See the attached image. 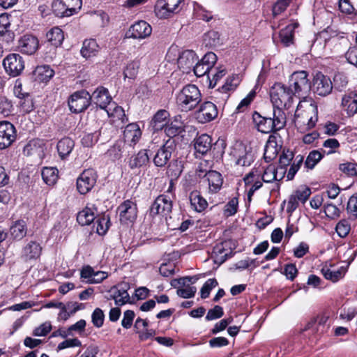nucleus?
Masks as SVG:
<instances>
[{
    "mask_svg": "<svg viewBox=\"0 0 357 357\" xmlns=\"http://www.w3.org/2000/svg\"><path fill=\"white\" fill-rule=\"evenodd\" d=\"M252 120L257 130L262 133L276 132L286 125V115L280 108L273 107L272 116H262L255 112Z\"/></svg>",
    "mask_w": 357,
    "mask_h": 357,
    "instance_id": "obj_1",
    "label": "nucleus"
},
{
    "mask_svg": "<svg viewBox=\"0 0 357 357\" xmlns=\"http://www.w3.org/2000/svg\"><path fill=\"white\" fill-rule=\"evenodd\" d=\"M201 101L202 93L195 84H186L176 95V104L183 112L194 110Z\"/></svg>",
    "mask_w": 357,
    "mask_h": 357,
    "instance_id": "obj_2",
    "label": "nucleus"
},
{
    "mask_svg": "<svg viewBox=\"0 0 357 357\" xmlns=\"http://www.w3.org/2000/svg\"><path fill=\"white\" fill-rule=\"evenodd\" d=\"M271 99L274 105L289 109L293 102L295 93L293 89L282 83H275L270 92Z\"/></svg>",
    "mask_w": 357,
    "mask_h": 357,
    "instance_id": "obj_3",
    "label": "nucleus"
},
{
    "mask_svg": "<svg viewBox=\"0 0 357 357\" xmlns=\"http://www.w3.org/2000/svg\"><path fill=\"white\" fill-rule=\"evenodd\" d=\"M307 76V73L302 70L294 72L289 78V86L293 87V92L298 98L305 97L311 90L312 84Z\"/></svg>",
    "mask_w": 357,
    "mask_h": 357,
    "instance_id": "obj_4",
    "label": "nucleus"
},
{
    "mask_svg": "<svg viewBox=\"0 0 357 357\" xmlns=\"http://www.w3.org/2000/svg\"><path fill=\"white\" fill-rule=\"evenodd\" d=\"M90 105V93L84 89L74 92L68 99L69 109L75 114L84 112Z\"/></svg>",
    "mask_w": 357,
    "mask_h": 357,
    "instance_id": "obj_5",
    "label": "nucleus"
},
{
    "mask_svg": "<svg viewBox=\"0 0 357 357\" xmlns=\"http://www.w3.org/2000/svg\"><path fill=\"white\" fill-rule=\"evenodd\" d=\"M173 208V201L167 195H160L156 197L149 208L150 215H158L167 216L171 214Z\"/></svg>",
    "mask_w": 357,
    "mask_h": 357,
    "instance_id": "obj_6",
    "label": "nucleus"
},
{
    "mask_svg": "<svg viewBox=\"0 0 357 357\" xmlns=\"http://www.w3.org/2000/svg\"><path fill=\"white\" fill-rule=\"evenodd\" d=\"M333 88V82L328 76L321 72L317 73L314 76L311 86L314 93L325 97L332 92Z\"/></svg>",
    "mask_w": 357,
    "mask_h": 357,
    "instance_id": "obj_7",
    "label": "nucleus"
},
{
    "mask_svg": "<svg viewBox=\"0 0 357 357\" xmlns=\"http://www.w3.org/2000/svg\"><path fill=\"white\" fill-rule=\"evenodd\" d=\"M6 72L12 77L21 74L24 68V61L19 54H9L3 61Z\"/></svg>",
    "mask_w": 357,
    "mask_h": 357,
    "instance_id": "obj_8",
    "label": "nucleus"
},
{
    "mask_svg": "<svg viewBox=\"0 0 357 357\" xmlns=\"http://www.w3.org/2000/svg\"><path fill=\"white\" fill-rule=\"evenodd\" d=\"M97 174L94 169H87L77 178V189L81 195H86L96 183Z\"/></svg>",
    "mask_w": 357,
    "mask_h": 357,
    "instance_id": "obj_9",
    "label": "nucleus"
},
{
    "mask_svg": "<svg viewBox=\"0 0 357 357\" xmlns=\"http://www.w3.org/2000/svg\"><path fill=\"white\" fill-rule=\"evenodd\" d=\"M218 114L216 105L211 101H205L200 104L199 109L195 112V117L200 123H206L214 120Z\"/></svg>",
    "mask_w": 357,
    "mask_h": 357,
    "instance_id": "obj_10",
    "label": "nucleus"
},
{
    "mask_svg": "<svg viewBox=\"0 0 357 357\" xmlns=\"http://www.w3.org/2000/svg\"><path fill=\"white\" fill-rule=\"evenodd\" d=\"M183 0H158L154 12L161 19L168 18L172 14L178 12V8Z\"/></svg>",
    "mask_w": 357,
    "mask_h": 357,
    "instance_id": "obj_11",
    "label": "nucleus"
},
{
    "mask_svg": "<svg viewBox=\"0 0 357 357\" xmlns=\"http://www.w3.org/2000/svg\"><path fill=\"white\" fill-rule=\"evenodd\" d=\"M117 211L121 224L128 225L135 221L137 217V207L136 203L128 199L121 203Z\"/></svg>",
    "mask_w": 357,
    "mask_h": 357,
    "instance_id": "obj_12",
    "label": "nucleus"
},
{
    "mask_svg": "<svg viewBox=\"0 0 357 357\" xmlns=\"http://www.w3.org/2000/svg\"><path fill=\"white\" fill-rule=\"evenodd\" d=\"M317 107H311L310 110H305L301 116H297L296 123L301 132H305L313 128L318 120Z\"/></svg>",
    "mask_w": 357,
    "mask_h": 357,
    "instance_id": "obj_13",
    "label": "nucleus"
},
{
    "mask_svg": "<svg viewBox=\"0 0 357 357\" xmlns=\"http://www.w3.org/2000/svg\"><path fill=\"white\" fill-rule=\"evenodd\" d=\"M17 134L15 126L7 121H0V149L10 146L16 139Z\"/></svg>",
    "mask_w": 357,
    "mask_h": 357,
    "instance_id": "obj_14",
    "label": "nucleus"
},
{
    "mask_svg": "<svg viewBox=\"0 0 357 357\" xmlns=\"http://www.w3.org/2000/svg\"><path fill=\"white\" fill-rule=\"evenodd\" d=\"M176 142L174 139H169L158 150L153 158V162L157 167H164L169 160L172 152L176 149Z\"/></svg>",
    "mask_w": 357,
    "mask_h": 357,
    "instance_id": "obj_15",
    "label": "nucleus"
},
{
    "mask_svg": "<svg viewBox=\"0 0 357 357\" xmlns=\"http://www.w3.org/2000/svg\"><path fill=\"white\" fill-rule=\"evenodd\" d=\"M230 155L234 158L236 165L243 167L250 166L254 160L251 151H247L246 147L242 144H236Z\"/></svg>",
    "mask_w": 357,
    "mask_h": 357,
    "instance_id": "obj_16",
    "label": "nucleus"
},
{
    "mask_svg": "<svg viewBox=\"0 0 357 357\" xmlns=\"http://www.w3.org/2000/svg\"><path fill=\"white\" fill-rule=\"evenodd\" d=\"M199 176H202V173H204V178L208 183V192L211 194L218 193L222 188L223 184V177L222 174L215 170L204 172L200 170Z\"/></svg>",
    "mask_w": 357,
    "mask_h": 357,
    "instance_id": "obj_17",
    "label": "nucleus"
},
{
    "mask_svg": "<svg viewBox=\"0 0 357 357\" xmlns=\"http://www.w3.org/2000/svg\"><path fill=\"white\" fill-rule=\"evenodd\" d=\"M43 248L36 241H30L22 248L20 258L24 261H29L38 259L42 253Z\"/></svg>",
    "mask_w": 357,
    "mask_h": 357,
    "instance_id": "obj_18",
    "label": "nucleus"
},
{
    "mask_svg": "<svg viewBox=\"0 0 357 357\" xmlns=\"http://www.w3.org/2000/svg\"><path fill=\"white\" fill-rule=\"evenodd\" d=\"M123 140L126 144L132 149L137 143L142 136V131L139 126L136 123H132L127 125L123 131Z\"/></svg>",
    "mask_w": 357,
    "mask_h": 357,
    "instance_id": "obj_19",
    "label": "nucleus"
},
{
    "mask_svg": "<svg viewBox=\"0 0 357 357\" xmlns=\"http://www.w3.org/2000/svg\"><path fill=\"white\" fill-rule=\"evenodd\" d=\"M91 104L93 102L97 107L105 109L112 101L107 89L103 86H98L93 93L90 95Z\"/></svg>",
    "mask_w": 357,
    "mask_h": 357,
    "instance_id": "obj_20",
    "label": "nucleus"
},
{
    "mask_svg": "<svg viewBox=\"0 0 357 357\" xmlns=\"http://www.w3.org/2000/svg\"><path fill=\"white\" fill-rule=\"evenodd\" d=\"M197 59V54L194 51L186 50L180 54L177 59V63L183 72L188 73L195 66L194 64Z\"/></svg>",
    "mask_w": 357,
    "mask_h": 357,
    "instance_id": "obj_21",
    "label": "nucleus"
},
{
    "mask_svg": "<svg viewBox=\"0 0 357 357\" xmlns=\"http://www.w3.org/2000/svg\"><path fill=\"white\" fill-rule=\"evenodd\" d=\"M152 32V27L145 21H139L132 25L128 32L129 38L142 39L149 36Z\"/></svg>",
    "mask_w": 357,
    "mask_h": 357,
    "instance_id": "obj_22",
    "label": "nucleus"
},
{
    "mask_svg": "<svg viewBox=\"0 0 357 357\" xmlns=\"http://www.w3.org/2000/svg\"><path fill=\"white\" fill-rule=\"evenodd\" d=\"M196 158L206 155L212 148V139L207 134L197 136L193 141Z\"/></svg>",
    "mask_w": 357,
    "mask_h": 357,
    "instance_id": "obj_23",
    "label": "nucleus"
},
{
    "mask_svg": "<svg viewBox=\"0 0 357 357\" xmlns=\"http://www.w3.org/2000/svg\"><path fill=\"white\" fill-rule=\"evenodd\" d=\"M38 40L34 36L24 35L19 40L18 47L22 53L33 54L38 49Z\"/></svg>",
    "mask_w": 357,
    "mask_h": 357,
    "instance_id": "obj_24",
    "label": "nucleus"
},
{
    "mask_svg": "<svg viewBox=\"0 0 357 357\" xmlns=\"http://www.w3.org/2000/svg\"><path fill=\"white\" fill-rule=\"evenodd\" d=\"M328 319V317L325 315L314 317L305 325L303 331H311L312 333L321 334L326 331V324Z\"/></svg>",
    "mask_w": 357,
    "mask_h": 357,
    "instance_id": "obj_25",
    "label": "nucleus"
},
{
    "mask_svg": "<svg viewBox=\"0 0 357 357\" xmlns=\"http://www.w3.org/2000/svg\"><path fill=\"white\" fill-rule=\"evenodd\" d=\"M169 117V113L165 109H159L150 121L149 128L153 132L162 130L167 125V121Z\"/></svg>",
    "mask_w": 357,
    "mask_h": 357,
    "instance_id": "obj_26",
    "label": "nucleus"
},
{
    "mask_svg": "<svg viewBox=\"0 0 357 357\" xmlns=\"http://www.w3.org/2000/svg\"><path fill=\"white\" fill-rule=\"evenodd\" d=\"M9 234L14 241H21L27 234V225L24 220H17L10 227Z\"/></svg>",
    "mask_w": 357,
    "mask_h": 357,
    "instance_id": "obj_27",
    "label": "nucleus"
},
{
    "mask_svg": "<svg viewBox=\"0 0 357 357\" xmlns=\"http://www.w3.org/2000/svg\"><path fill=\"white\" fill-rule=\"evenodd\" d=\"M149 149L140 150L137 154L132 155L129 160V167L130 169L139 168L145 166L149 163L150 157Z\"/></svg>",
    "mask_w": 357,
    "mask_h": 357,
    "instance_id": "obj_28",
    "label": "nucleus"
},
{
    "mask_svg": "<svg viewBox=\"0 0 357 357\" xmlns=\"http://www.w3.org/2000/svg\"><path fill=\"white\" fill-rule=\"evenodd\" d=\"M191 207L198 213L203 212L208 206L207 201L197 190L192 191L189 195Z\"/></svg>",
    "mask_w": 357,
    "mask_h": 357,
    "instance_id": "obj_29",
    "label": "nucleus"
},
{
    "mask_svg": "<svg viewBox=\"0 0 357 357\" xmlns=\"http://www.w3.org/2000/svg\"><path fill=\"white\" fill-rule=\"evenodd\" d=\"M109 292L115 294V305L122 306L126 303H132L128 291L125 288H119L117 286H113L109 290Z\"/></svg>",
    "mask_w": 357,
    "mask_h": 357,
    "instance_id": "obj_30",
    "label": "nucleus"
},
{
    "mask_svg": "<svg viewBox=\"0 0 357 357\" xmlns=\"http://www.w3.org/2000/svg\"><path fill=\"white\" fill-rule=\"evenodd\" d=\"M99 45L95 39L85 40L83 42L81 49V54L86 59H89L96 56L99 51Z\"/></svg>",
    "mask_w": 357,
    "mask_h": 357,
    "instance_id": "obj_31",
    "label": "nucleus"
},
{
    "mask_svg": "<svg viewBox=\"0 0 357 357\" xmlns=\"http://www.w3.org/2000/svg\"><path fill=\"white\" fill-rule=\"evenodd\" d=\"M130 148L122 140L116 141L107 151V154L114 160L120 159L124 153H130Z\"/></svg>",
    "mask_w": 357,
    "mask_h": 357,
    "instance_id": "obj_32",
    "label": "nucleus"
},
{
    "mask_svg": "<svg viewBox=\"0 0 357 357\" xmlns=\"http://www.w3.org/2000/svg\"><path fill=\"white\" fill-rule=\"evenodd\" d=\"M342 106L346 108L349 116H353L357 113V93H349L345 95L342 100Z\"/></svg>",
    "mask_w": 357,
    "mask_h": 357,
    "instance_id": "obj_33",
    "label": "nucleus"
},
{
    "mask_svg": "<svg viewBox=\"0 0 357 357\" xmlns=\"http://www.w3.org/2000/svg\"><path fill=\"white\" fill-rule=\"evenodd\" d=\"M296 26V24H290L280 30L279 36L280 41L284 46L289 47L293 44L294 29Z\"/></svg>",
    "mask_w": 357,
    "mask_h": 357,
    "instance_id": "obj_34",
    "label": "nucleus"
},
{
    "mask_svg": "<svg viewBox=\"0 0 357 357\" xmlns=\"http://www.w3.org/2000/svg\"><path fill=\"white\" fill-rule=\"evenodd\" d=\"M277 153L276 138L273 135H270L264 149V158L265 161L271 162L276 157Z\"/></svg>",
    "mask_w": 357,
    "mask_h": 357,
    "instance_id": "obj_35",
    "label": "nucleus"
},
{
    "mask_svg": "<svg viewBox=\"0 0 357 357\" xmlns=\"http://www.w3.org/2000/svg\"><path fill=\"white\" fill-rule=\"evenodd\" d=\"M74 146V141L70 137H63L60 139L56 146L59 156L64 159L71 153Z\"/></svg>",
    "mask_w": 357,
    "mask_h": 357,
    "instance_id": "obj_36",
    "label": "nucleus"
},
{
    "mask_svg": "<svg viewBox=\"0 0 357 357\" xmlns=\"http://www.w3.org/2000/svg\"><path fill=\"white\" fill-rule=\"evenodd\" d=\"M33 75L38 82H46L54 76V71L49 66H39L33 71Z\"/></svg>",
    "mask_w": 357,
    "mask_h": 357,
    "instance_id": "obj_37",
    "label": "nucleus"
},
{
    "mask_svg": "<svg viewBox=\"0 0 357 357\" xmlns=\"http://www.w3.org/2000/svg\"><path fill=\"white\" fill-rule=\"evenodd\" d=\"M46 37L48 42L56 47L60 46L64 40L63 31L57 26L52 28L47 33Z\"/></svg>",
    "mask_w": 357,
    "mask_h": 357,
    "instance_id": "obj_38",
    "label": "nucleus"
},
{
    "mask_svg": "<svg viewBox=\"0 0 357 357\" xmlns=\"http://www.w3.org/2000/svg\"><path fill=\"white\" fill-rule=\"evenodd\" d=\"M95 220L96 217L93 212L88 206L79 211L77 215V221L82 226L89 225Z\"/></svg>",
    "mask_w": 357,
    "mask_h": 357,
    "instance_id": "obj_39",
    "label": "nucleus"
},
{
    "mask_svg": "<svg viewBox=\"0 0 357 357\" xmlns=\"http://www.w3.org/2000/svg\"><path fill=\"white\" fill-rule=\"evenodd\" d=\"M44 182L48 185L56 183L58 179V169L55 167H44L41 172Z\"/></svg>",
    "mask_w": 357,
    "mask_h": 357,
    "instance_id": "obj_40",
    "label": "nucleus"
},
{
    "mask_svg": "<svg viewBox=\"0 0 357 357\" xmlns=\"http://www.w3.org/2000/svg\"><path fill=\"white\" fill-rule=\"evenodd\" d=\"M64 0H54L52 4V9L54 15L59 17H70L68 9L64 3Z\"/></svg>",
    "mask_w": 357,
    "mask_h": 357,
    "instance_id": "obj_41",
    "label": "nucleus"
},
{
    "mask_svg": "<svg viewBox=\"0 0 357 357\" xmlns=\"http://www.w3.org/2000/svg\"><path fill=\"white\" fill-rule=\"evenodd\" d=\"M323 157L324 155L317 150L310 151L305 161V167L308 169H314Z\"/></svg>",
    "mask_w": 357,
    "mask_h": 357,
    "instance_id": "obj_42",
    "label": "nucleus"
},
{
    "mask_svg": "<svg viewBox=\"0 0 357 357\" xmlns=\"http://www.w3.org/2000/svg\"><path fill=\"white\" fill-rule=\"evenodd\" d=\"M223 249L224 246L222 245L221 242L213 247L212 257L215 264L221 265L227 260V254H225Z\"/></svg>",
    "mask_w": 357,
    "mask_h": 357,
    "instance_id": "obj_43",
    "label": "nucleus"
},
{
    "mask_svg": "<svg viewBox=\"0 0 357 357\" xmlns=\"http://www.w3.org/2000/svg\"><path fill=\"white\" fill-rule=\"evenodd\" d=\"M321 273L326 280L335 282L344 276L345 271L343 267H341L337 271H331L328 268H323Z\"/></svg>",
    "mask_w": 357,
    "mask_h": 357,
    "instance_id": "obj_44",
    "label": "nucleus"
},
{
    "mask_svg": "<svg viewBox=\"0 0 357 357\" xmlns=\"http://www.w3.org/2000/svg\"><path fill=\"white\" fill-rule=\"evenodd\" d=\"M294 154L289 149H284L279 158V169H282V173L286 172V167L289 165L293 160Z\"/></svg>",
    "mask_w": 357,
    "mask_h": 357,
    "instance_id": "obj_45",
    "label": "nucleus"
},
{
    "mask_svg": "<svg viewBox=\"0 0 357 357\" xmlns=\"http://www.w3.org/2000/svg\"><path fill=\"white\" fill-rule=\"evenodd\" d=\"M139 68V63L138 61H131L127 64L124 70V79H135L137 75L138 70Z\"/></svg>",
    "mask_w": 357,
    "mask_h": 357,
    "instance_id": "obj_46",
    "label": "nucleus"
},
{
    "mask_svg": "<svg viewBox=\"0 0 357 357\" xmlns=\"http://www.w3.org/2000/svg\"><path fill=\"white\" fill-rule=\"evenodd\" d=\"M338 6L341 13L349 15L351 18L357 15V12L349 0H339Z\"/></svg>",
    "mask_w": 357,
    "mask_h": 357,
    "instance_id": "obj_47",
    "label": "nucleus"
},
{
    "mask_svg": "<svg viewBox=\"0 0 357 357\" xmlns=\"http://www.w3.org/2000/svg\"><path fill=\"white\" fill-rule=\"evenodd\" d=\"M10 26L8 15L7 14L0 15V35L8 36L9 38H12L13 33L8 30Z\"/></svg>",
    "mask_w": 357,
    "mask_h": 357,
    "instance_id": "obj_48",
    "label": "nucleus"
},
{
    "mask_svg": "<svg viewBox=\"0 0 357 357\" xmlns=\"http://www.w3.org/2000/svg\"><path fill=\"white\" fill-rule=\"evenodd\" d=\"M96 220L95 224H96V232L99 235L105 234L109 227V217L103 215L98 218H96Z\"/></svg>",
    "mask_w": 357,
    "mask_h": 357,
    "instance_id": "obj_49",
    "label": "nucleus"
},
{
    "mask_svg": "<svg viewBox=\"0 0 357 357\" xmlns=\"http://www.w3.org/2000/svg\"><path fill=\"white\" fill-rule=\"evenodd\" d=\"M238 84V78L237 77H231L227 79L224 85L219 89L220 92L225 94V98H228L229 95L227 93L231 91L235 90Z\"/></svg>",
    "mask_w": 357,
    "mask_h": 357,
    "instance_id": "obj_50",
    "label": "nucleus"
},
{
    "mask_svg": "<svg viewBox=\"0 0 357 357\" xmlns=\"http://www.w3.org/2000/svg\"><path fill=\"white\" fill-rule=\"evenodd\" d=\"M218 282L215 278L208 279L202 286L200 290L201 298L205 299L210 295L211 291L218 286Z\"/></svg>",
    "mask_w": 357,
    "mask_h": 357,
    "instance_id": "obj_51",
    "label": "nucleus"
},
{
    "mask_svg": "<svg viewBox=\"0 0 357 357\" xmlns=\"http://www.w3.org/2000/svg\"><path fill=\"white\" fill-rule=\"evenodd\" d=\"M105 320V314L102 309L96 307L91 314V322L96 328H100L103 326Z\"/></svg>",
    "mask_w": 357,
    "mask_h": 357,
    "instance_id": "obj_52",
    "label": "nucleus"
},
{
    "mask_svg": "<svg viewBox=\"0 0 357 357\" xmlns=\"http://www.w3.org/2000/svg\"><path fill=\"white\" fill-rule=\"evenodd\" d=\"M13 106L10 100L5 96H0V114L4 116L11 114Z\"/></svg>",
    "mask_w": 357,
    "mask_h": 357,
    "instance_id": "obj_53",
    "label": "nucleus"
},
{
    "mask_svg": "<svg viewBox=\"0 0 357 357\" xmlns=\"http://www.w3.org/2000/svg\"><path fill=\"white\" fill-rule=\"evenodd\" d=\"M238 207V199L237 197L231 198L225 206L224 214L229 217L235 215L237 213Z\"/></svg>",
    "mask_w": 357,
    "mask_h": 357,
    "instance_id": "obj_54",
    "label": "nucleus"
},
{
    "mask_svg": "<svg viewBox=\"0 0 357 357\" xmlns=\"http://www.w3.org/2000/svg\"><path fill=\"white\" fill-rule=\"evenodd\" d=\"M277 171L275 166L268 165L264 170L262 175V180L265 183H270L273 181L278 180L277 178Z\"/></svg>",
    "mask_w": 357,
    "mask_h": 357,
    "instance_id": "obj_55",
    "label": "nucleus"
},
{
    "mask_svg": "<svg viewBox=\"0 0 357 357\" xmlns=\"http://www.w3.org/2000/svg\"><path fill=\"white\" fill-rule=\"evenodd\" d=\"M339 169L349 176H357V165L351 162L342 163Z\"/></svg>",
    "mask_w": 357,
    "mask_h": 357,
    "instance_id": "obj_56",
    "label": "nucleus"
},
{
    "mask_svg": "<svg viewBox=\"0 0 357 357\" xmlns=\"http://www.w3.org/2000/svg\"><path fill=\"white\" fill-rule=\"evenodd\" d=\"M164 130L166 135L172 139L183 131L181 126L174 125L172 123L170 125L165 126Z\"/></svg>",
    "mask_w": 357,
    "mask_h": 357,
    "instance_id": "obj_57",
    "label": "nucleus"
},
{
    "mask_svg": "<svg viewBox=\"0 0 357 357\" xmlns=\"http://www.w3.org/2000/svg\"><path fill=\"white\" fill-rule=\"evenodd\" d=\"M294 195L302 203H305L311 195V190L307 186H302L294 192Z\"/></svg>",
    "mask_w": 357,
    "mask_h": 357,
    "instance_id": "obj_58",
    "label": "nucleus"
},
{
    "mask_svg": "<svg viewBox=\"0 0 357 357\" xmlns=\"http://www.w3.org/2000/svg\"><path fill=\"white\" fill-rule=\"evenodd\" d=\"M135 317V314L133 310H126L123 312V317L121 321V326L126 329L131 328Z\"/></svg>",
    "mask_w": 357,
    "mask_h": 357,
    "instance_id": "obj_59",
    "label": "nucleus"
},
{
    "mask_svg": "<svg viewBox=\"0 0 357 357\" xmlns=\"http://www.w3.org/2000/svg\"><path fill=\"white\" fill-rule=\"evenodd\" d=\"M64 3L67 9H68L69 14L73 15L77 13L82 7V0H64Z\"/></svg>",
    "mask_w": 357,
    "mask_h": 357,
    "instance_id": "obj_60",
    "label": "nucleus"
},
{
    "mask_svg": "<svg viewBox=\"0 0 357 357\" xmlns=\"http://www.w3.org/2000/svg\"><path fill=\"white\" fill-rule=\"evenodd\" d=\"M350 225L345 220L340 221L335 227V230L339 236L343 238L347 236L350 231Z\"/></svg>",
    "mask_w": 357,
    "mask_h": 357,
    "instance_id": "obj_61",
    "label": "nucleus"
},
{
    "mask_svg": "<svg viewBox=\"0 0 357 357\" xmlns=\"http://www.w3.org/2000/svg\"><path fill=\"white\" fill-rule=\"evenodd\" d=\"M224 314L223 308L220 305H215L213 309H210L206 316L207 321H211L222 317Z\"/></svg>",
    "mask_w": 357,
    "mask_h": 357,
    "instance_id": "obj_62",
    "label": "nucleus"
},
{
    "mask_svg": "<svg viewBox=\"0 0 357 357\" xmlns=\"http://www.w3.org/2000/svg\"><path fill=\"white\" fill-rule=\"evenodd\" d=\"M20 107L24 112L29 113L34 109V105L30 94H26V97L20 102Z\"/></svg>",
    "mask_w": 357,
    "mask_h": 357,
    "instance_id": "obj_63",
    "label": "nucleus"
},
{
    "mask_svg": "<svg viewBox=\"0 0 357 357\" xmlns=\"http://www.w3.org/2000/svg\"><path fill=\"white\" fill-rule=\"evenodd\" d=\"M345 57L349 63L357 67V46L350 47L345 53Z\"/></svg>",
    "mask_w": 357,
    "mask_h": 357,
    "instance_id": "obj_64",
    "label": "nucleus"
}]
</instances>
